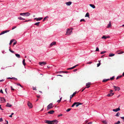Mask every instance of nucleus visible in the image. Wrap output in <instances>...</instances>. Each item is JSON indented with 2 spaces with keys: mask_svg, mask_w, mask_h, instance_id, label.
I'll return each instance as SVG.
<instances>
[{
  "mask_svg": "<svg viewBox=\"0 0 124 124\" xmlns=\"http://www.w3.org/2000/svg\"><path fill=\"white\" fill-rule=\"evenodd\" d=\"M30 13L28 12L23 13H21L20 15L24 16H28L30 15Z\"/></svg>",
  "mask_w": 124,
  "mask_h": 124,
  "instance_id": "1",
  "label": "nucleus"
},
{
  "mask_svg": "<svg viewBox=\"0 0 124 124\" xmlns=\"http://www.w3.org/2000/svg\"><path fill=\"white\" fill-rule=\"evenodd\" d=\"M54 106L53 105L52 103H51L49 104L47 106V110H48L49 109L52 108Z\"/></svg>",
  "mask_w": 124,
  "mask_h": 124,
  "instance_id": "2",
  "label": "nucleus"
},
{
  "mask_svg": "<svg viewBox=\"0 0 124 124\" xmlns=\"http://www.w3.org/2000/svg\"><path fill=\"white\" fill-rule=\"evenodd\" d=\"M72 29H67V31L66 32V34L68 35H70L72 33Z\"/></svg>",
  "mask_w": 124,
  "mask_h": 124,
  "instance_id": "3",
  "label": "nucleus"
},
{
  "mask_svg": "<svg viewBox=\"0 0 124 124\" xmlns=\"http://www.w3.org/2000/svg\"><path fill=\"white\" fill-rule=\"evenodd\" d=\"M39 64L40 65L42 66L46 64V63L45 62H39Z\"/></svg>",
  "mask_w": 124,
  "mask_h": 124,
  "instance_id": "4",
  "label": "nucleus"
},
{
  "mask_svg": "<svg viewBox=\"0 0 124 124\" xmlns=\"http://www.w3.org/2000/svg\"><path fill=\"white\" fill-rule=\"evenodd\" d=\"M113 88L115 91H119L120 89V87L118 86H113Z\"/></svg>",
  "mask_w": 124,
  "mask_h": 124,
  "instance_id": "5",
  "label": "nucleus"
},
{
  "mask_svg": "<svg viewBox=\"0 0 124 124\" xmlns=\"http://www.w3.org/2000/svg\"><path fill=\"white\" fill-rule=\"evenodd\" d=\"M113 91V90H110L109 92V96H112L114 94V93H112Z\"/></svg>",
  "mask_w": 124,
  "mask_h": 124,
  "instance_id": "6",
  "label": "nucleus"
},
{
  "mask_svg": "<svg viewBox=\"0 0 124 124\" xmlns=\"http://www.w3.org/2000/svg\"><path fill=\"white\" fill-rule=\"evenodd\" d=\"M76 93L77 91H76L75 92L73 93L72 95H71L70 96V102L71 99L72 98V97L76 94Z\"/></svg>",
  "mask_w": 124,
  "mask_h": 124,
  "instance_id": "7",
  "label": "nucleus"
},
{
  "mask_svg": "<svg viewBox=\"0 0 124 124\" xmlns=\"http://www.w3.org/2000/svg\"><path fill=\"white\" fill-rule=\"evenodd\" d=\"M0 99L1 102L4 103L6 102L5 100L3 97L0 98Z\"/></svg>",
  "mask_w": 124,
  "mask_h": 124,
  "instance_id": "8",
  "label": "nucleus"
},
{
  "mask_svg": "<svg viewBox=\"0 0 124 124\" xmlns=\"http://www.w3.org/2000/svg\"><path fill=\"white\" fill-rule=\"evenodd\" d=\"M58 121L57 120H54L52 121V124H57Z\"/></svg>",
  "mask_w": 124,
  "mask_h": 124,
  "instance_id": "9",
  "label": "nucleus"
},
{
  "mask_svg": "<svg viewBox=\"0 0 124 124\" xmlns=\"http://www.w3.org/2000/svg\"><path fill=\"white\" fill-rule=\"evenodd\" d=\"M45 123L48 124H52V121L50 120H46L45 121Z\"/></svg>",
  "mask_w": 124,
  "mask_h": 124,
  "instance_id": "10",
  "label": "nucleus"
},
{
  "mask_svg": "<svg viewBox=\"0 0 124 124\" xmlns=\"http://www.w3.org/2000/svg\"><path fill=\"white\" fill-rule=\"evenodd\" d=\"M9 31V30H6V31H3L2 32H1L0 33V35H2V34H3L6 33L8 32Z\"/></svg>",
  "mask_w": 124,
  "mask_h": 124,
  "instance_id": "11",
  "label": "nucleus"
},
{
  "mask_svg": "<svg viewBox=\"0 0 124 124\" xmlns=\"http://www.w3.org/2000/svg\"><path fill=\"white\" fill-rule=\"evenodd\" d=\"M43 18L42 17H39V18H34V20H36V21H40L42 19H43Z\"/></svg>",
  "mask_w": 124,
  "mask_h": 124,
  "instance_id": "12",
  "label": "nucleus"
},
{
  "mask_svg": "<svg viewBox=\"0 0 124 124\" xmlns=\"http://www.w3.org/2000/svg\"><path fill=\"white\" fill-rule=\"evenodd\" d=\"M28 105L29 108H31L32 107V103L29 102H28Z\"/></svg>",
  "mask_w": 124,
  "mask_h": 124,
  "instance_id": "13",
  "label": "nucleus"
},
{
  "mask_svg": "<svg viewBox=\"0 0 124 124\" xmlns=\"http://www.w3.org/2000/svg\"><path fill=\"white\" fill-rule=\"evenodd\" d=\"M120 110V109L119 108H116L115 109H114L113 110V111L114 112H117L118 111Z\"/></svg>",
  "mask_w": 124,
  "mask_h": 124,
  "instance_id": "14",
  "label": "nucleus"
},
{
  "mask_svg": "<svg viewBox=\"0 0 124 124\" xmlns=\"http://www.w3.org/2000/svg\"><path fill=\"white\" fill-rule=\"evenodd\" d=\"M56 44V42H53L50 44V47H52L53 45H55Z\"/></svg>",
  "mask_w": 124,
  "mask_h": 124,
  "instance_id": "15",
  "label": "nucleus"
},
{
  "mask_svg": "<svg viewBox=\"0 0 124 124\" xmlns=\"http://www.w3.org/2000/svg\"><path fill=\"white\" fill-rule=\"evenodd\" d=\"M65 3L67 6H70L72 2L71 1H69L68 2H66Z\"/></svg>",
  "mask_w": 124,
  "mask_h": 124,
  "instance_id": "16",
  "label": "nucleus"
},
{
  "mask_svg": "<svg viewBox=\"0 0 124 124\" xmlns=\"http://www.w3.org/2000/svg\"><path fill=\"white\" fill-rule=\"evenodd\" d=\"M76 104L75 105L76 107H78L80 105H82V103L79 102H76Z\"/></svg>",
  "mask_w": 124,
  "mask_h": 124,
  "instance_id": "17",
  "label": "nucleus"
},
{
  "mask_svg": "<svg viewBox=\"0 0 124 124\" xmlns=\"http://www.w3.org/2000/svg\"><path fill=\"white\" fill-rule=\"evenodd\" d=\"M54 112V110H52L50 111H48L47 112V113L50 114H53Z\"/></svg>",
  "mask_w": 124,
  "mask_h": 124,
  "instance_id": "18",
  "label": "nucleus"
},
{
  "mask_svg": "<svg viewBox=\"0 0 124 124\" xmlns=\"http://www.w3.org/2000/svg\"><path fill=\"white\" fill-rule=\"evenodd\" d=\"M91 84L90 83H88L86 84V86H87L86 88H88L90 87V85Z\"/></svg>",
  "mask_w": 124,
  "mask_h": 124,
  "instance_id": "19",
  "label": "nucleus"
},
{
  "mask_svg": "<svg viewBox=\"0 0 124 124\" xmlns=\"http://www.w3.org/2000/svg\"><path fill=\"white\" fill-rule=\"evenodd\" d=\"M18 18L19 19L22 20H25V18H23L20 16L18 17Z\"/></svg>",
  "mask_w": 124,
  "mask_h": 124,
  "instance_id": "20",
  "label": "nucleus"
},
{
  "mask_svg": "<svg viewBox=\"0 0 124 124\" xmlns=\"http://www.w3.org/2000/svg\"><path fill=\"white\" fill-rule=\"evenodd\" d=\"M12 106V105H11L9 104L8 103L7 104L6 106L8 107H10Z\"/></svg>",
  "mask_w": 124,
  "mask_h": 124,
  "instance_id": "21",
  "label": "nucleus"
},
{
  "mask_svg": "<svg viewBox=\"0 0 124 124\" xmlns=\"http://www.w3.org/2000/svg\"><path fill=\"white\" fill-rule=\"evenodd\" d=\"M15 55L18 58H20V55L19 54H16Z\"/></svg>",
  "mask_w": 124,
  "mask_h": 124,
  "instance_id": "22",
  "label": "nucleus"
},
{
  "mask_svg": "<svg viewBox=\"0 0 124 124\" xmlns=\"http://www.w3.org/2000/svg\"><path fill=\"white\" fill-rule=\"evenodd\" d=\"M90 5L91 7L93 8H95V6L94 5L92 4H90Z\"/></svg>",
  "mask_w": 124,
  "mask_h": 124,
  "instance_id": "23",
  "label": "nucleus"
},
{
  "mask_svg": "<svg viewBox=\"0 0 124 124\" xmlns=\"http://www.w3.org/2000/svg\"><path fill=\"white\" fill-rule=\"evenodd\" d=\"M115 78V76H113L112 77L110 78V79H109V80H114Z\"/></svg>",
  "mask_w": 124,
  "mask_h": 124,
  "instance_id": "24",
  "label": "nucleus"
},
{
  "mask_svg": "<svg viewBox=\"0 0 124 124\" xmlns=\"http://www.w3.org/2000/svg\"><path fill=\"white\" fill-rule=\"evenodd\" d=\"M89 14L88 13H87L85 16V17H89Z\"/></svg>",
  "mask_w": 124,
  "mask_h": 124,
  "instance_id": "25",
  "label": "nucleus"
},
{
  "mask_svg": "<svg viewBox=\"0 0 124 124\" xmlns=\"http://www.w3.org/2000/svg\"><path fill=\"white\" fill-rule=\"evenodd\" d=\"M23 64V65L24 66H25L26 65V63H25V60L23 59V62H22Z\"/></svg>",
  "mask_w": 124,
  "mask_h": 124,
  "instance_id": "26",
  "label": "nucleus"
},
{
  "mask_svg": "<svg viewBox=\"0 0 124 124\" xmlns=\"http://www.w3.org/2000/svg\"><path fill=\"white\" fill-rule=\"evenodd\" d=\"M40 22H38L37 23H35L34 24V25H37V26H39V25Z\"/></svg>",
  "mask_w": 124,
  "mask_h": 124,
  "instance_id": "27",
  "label": "nucleus"
},
{
  "mask_svg": "<svg viewBox=\"0 0 124 124\" xmlns=\"http://www.w3.org/2000/svg\"><path fill=\"white\" fill-rule=\"evenodd\" d=\"M115 55L114 54H113L112 53H110L109 54V56L111 57L114 56Z\"/></svg>",
  "mask_w": 124,
  "mask_h": 124,
  "instance_id": "28",
  "label": "nucleus"
},
{
  "mask_svg": "<svg viewBox=\"0 0 124 124\" xmlns=\"http://www.w3.org/2000/svg\"><path fill=\"white\" fill-rule=\"evenodd\" d=\"M108 79H104L102 81L103 82H105L108 81Z\"/></svg>",
  "mask_w": 124,
  "mask_h": 124,
  "instance_id": "29",
  "label": "nucleus"
},
{
  "mask_svg": "<svg viewBox=\"0 0 124 124\" xmlns=\"http://www.w3.org/2000/svg\"><path fill=\"white\" fill-rule=\"evenodd\" d=\"M102 122L104 124H106L107 123V122L106 120L102 121Z\"/></svg>",
  "mask_w": 124,
  "mask_h": 124,
  "instance_id": "30",
  "label": "nucleus"
},
{
  "mask_svg": "<svg viewBox=\"0 0 124 124\" xmlns=\"http://www.w3.org/2000/svg\"><path fill=\"white\" fill-rule=\"evenodd\" d=\"M108 38V37L107 36V37H105V36H103L102 37V39H105L107 38Z\"/></svg>",
  "mask_w": 124,
  "mask_h": 124,
  "instance_id": "31",
  "label": "nucleus"
},
{
  "mask_svg": "<svg viewBox=\"0 0 124 124\" xmlns=\"http://www.w3.org/2000/svg\"><path fill=\"white\" fill-rule=\"evenodd\" d=\"M120 115V113L119 112H118L116 114V116H118L119 115Z\"/></svg>",
  "mask_w": 124,
  "mask_h": 124,
  "instance_id": "32",
  "label": "nucleus"
},
{
  "mask_svg": "<svg viewBox=\"0 0 124 124\" xmlns=\"http://www.w3.org/2000/svg\"><path fill=\"white\" fill-rule=\"evenodd\" d=\"M84 21V22H86V21L84 19H81L80 20V22H82V21Z\"/></svg>",
  "mask_w": 124,
  "mask_h": 124,
  "instance_id": "33",
  "label": "nucleus"
},
{
  "mask_svg": "<svg viewBox=\"0 0 124 124\" xmlns=\"http://www.w3.org/2000/svg\"><path fill=\"white\" fill-rule=\"evenodd\" d=\"M48 18V16H47L45 17L43 19V21H44L45 20H46V18Z\"/></svg>",
  "mask_w": 124,
  "mask_h": 124,
  "instance_id": "34",
  "label": "nucleus"
},
{
  "mask_svg": "<svg viewBox=\"0 0 124 124\" xmlns=\"http://www.w3.org/2000/svg\"><path fill=\"white\" fill-rule=\"evenodd\" d=\"M122 77V76H117V77L116 78V79L117 80V79H118L119 78H121Z\"/></svg>",
  "mask_w": 124,
  "mask_h": 124,
  "instance_id": "35",
  "label": "nucleus"
},
{
  "mask_svg": "<svg viewBox=\"0 0 124 124\" xmlns=\"http://www.w3.org/2000/svg\"><path fill=\"white\" fill-rule=\"evenodd\" d=\"M13 41H14L13 39L11 40L10 41V43L9 44L10 45H11V44L13 42Z\"/></svg>",
  "mask_w": 124,
  "mask_h": 124,
  "instance_id": "36",
  "label": "nucleus"
},
{
  "mask_svg": "<svg viewBox=\"0 0 124 124\" xmlns=\"http://www.w3.org/2000/svg\"><path fill=\"white\" fill-rule=\"evenodd\" d=\"M76 102H75L74 103L72 104V105L71 106V107H74L75 105H76Z\"/></svg>",
  "mask_w": 124,
  "mask_h": 124,
  "instance_id": "37",
  "label": "nucleus"
},
{
  "mask_svg": "<svg viewBox=\"0 0 124 124\" xmlns=\"http://www.w3.org/2000/svg\"><path fill=\"white\" fill-rule=\"evenodd\" d=\"M62 98V97H61V98H60V99L59 100H58L57 101V102H58V103H60V101H61V100Z\"/></svg>",
  "mask_w": 124,
  "mask_h": 124,
  "instance_id": "38",
  "label": "nucleus"
},
{
  "mask_svg": "<svg viewBox=\"0 0 124 124\" xmlns=\"http://www.w3.org/2000/svg\"><path fill=\"white\" fill-rule=\"evenodd\" d=\"M9 51L11 53H14V52L13 51L11 50V48H10L9 49Z\"/></svg>",
  "mask_w": 124,
  "mask_h": 124,
  "instance_id": "39",
  "label": "nucleus"
},
{
  "mask_svg": "<svg viewBox=\"0 0 124 124\" xmlns=\"http://www.w3.org/2000/svg\"><path fill=\"white\" fill-rule=\"evenodd\" d=\"M111 26V22H109V28H110Z\"/></svg>",
  "mask_w": 124,
  "mask_h": 124,
  "instance_id": "40",
  "label": "nucleus"
},
{
  "mask_svg": "<svg viewBox=\"0 0 124 124\" xmlns=\"http://www.w3.org/2000/svg\"><path fill=\"white\" fill-rule=\"evenodd\" d=\"M31 21V20L29 19V20H25V21H24V22H28Z\"/></svg>",
  "mask_w": 124,
  "mask_h": 124,
  "instance_id": "41",
  "label": "nucleus"
},
{
  "mask_svg": "<svg viewBox=\"0 0 124 124\" xmlns=\"http://www.w3.org/2000/svg\"><path fill=\"white\" fill-rule=\"evenodd\" d=\"M99 51V48L98 47H97L96 48V51Z\"/></svg>",
  "mask_w": 124,
  "mask_h": 124,
  "instance_id": "42",
  "label": "nucleus"
},
{
  "mask_svg": "<svg viewBox=\"0 0 124 124\" xmlns=\"http://www.w3.org/2000/svg\"><path fill=\"white\" fill-rule=\"evenodd\" d=\"M71 109V108H68L66 110V111L67 112H69L70 110Z\"/></svg>",
  "mask_w": 124,
  "mask_h": 124,
  "instance_id": "43",
  "label": "nucleus"
},
{
  "mask_svg": "<svg viewBox=\"0 0 124 124\" xmlns=\"http://www.w3.org/2000/svg\"><path fill=\"white\" fill-rule=\"evenodd\" d=\"M106 52V51H103L102 52H101V54H104Z\"/></svg>",
  "mask_w": 124,
  "mask_h": 124,
  "instance_id": "44",
  "label": "nucleus"
},
{
  "mask_svg": "<svg viewBox=\"0 0 124 124\" xmlns=\"http://www.w3.org/2000/svg\"><path fill=\"white\" fill-rule=\"evenodd\" d=\"M120 123V122L119 121H118L117 122L115 123L114 124H119Z\"/></svg>",
  "mask_w": 124,
  "mask_h": 124,
  "instance_id": "45",
  "label": "nucleus"
},
{
  "mask_svg": "<svg viewBox=\"0 0 124 124\" xmlns=\"http://www.w3.org/2000/svg\"><path fill=\"white\" fill-rule=\"evenodd\" d=\"M12 78H13V79L14 80L16 81H17V78H15L14 77H13Z\"/></svg>",
  "mask_w": 124,
  "mask_h": 124,
  "instance_id": "46",
  "label": "nucleus"
},
{
  "mask_svg": "<svg viewBox=\"0 0 124 124\" xmlns=\"http://www.w3.org/2000/svg\"><path fill=\"white\" fill-rule=\"evenodd\" d=\"M124 52L123 51H120L119 53H118V54H121L123 53Z\"/></svg>",
  "mask_w": 124,
  "mask_h": 124,
  "instance_id": "47",
  "label": "nucleus"
},
{
  "mask_svg": "<svg viewBox=\"0 0 124 124\" xmlns=\"http://www.w3.org/2000/svg\"><path fill=\"white\" fill-rule=\"evenodd\" d=\"M62 114H60L59 115H58V117H59L60 116H62Z\"/></svg>",
  "mask_w": 124,
  "mask_h": 124,
  "instance_id": "48",
  "label": "nucleus"
},
{
  "mask_svg": "<svg viewBox=\"0 0 124 124\" xmlns=\"http://www.w3.org/2000/svg\"><path fill=\"white\" fill-rule=\"evenodd\" d=\"M78 66V64H77V65H75V66H73V67H72L73 69H74V68H75L76 66Z\"/></svg>",
  "mask_w": 124,
  "mask_h": 124,
  "instance_id": "49",
  "label": "nucleus"
},
{
  "mask_svg": "<svg viewBox=\"0 0 124 124\" xmlns=\"http://www.w3.org/2000/svg\"><path fill=\"white\" fill-rule=\"evenodd\" d=\"M73 68H72V67H71V68H68L67 69V70H71V69H73Z\"/></svg>",
  "mask_w": 124,
  "mask_h": 124,
  "instance_id": "50",
  "label": "nucleus"
},
{
  "mask_svg": "<svg viewBox=\"0 0 124 124\" xmlns=\"http://www.w3.org/2000/svg\"><path fill=\"white\" fill-rule=\"evenodd\" d=\"M64 72V71H61L58 72V73H61Z\"/></svg>",
  "mask_w": 124,
  "mask_h": 124,
  "instance_id": "51",
  "label": "nucleus"
},
{
  "mask_svg": "<svg viewBox=\"0 0 124 124\" xmlns=\"http://www.w3.org/2000/svg\"><path fill=\"white\" fill-rule=\"evenodd\" d=\"M0 93H3V92L2 89H1L0 91Z\"/></svg>",
  "mask_w": 124,
  "mask_h": 124,
  "instance_id": "52",
  "label": "nucleus"
},
{
  "mask_svg": "<svg viewBox=\"0 0 124 124\" xmlns=\"http://www.w3.org/2000/svg\"><path fill=\"white\" fill-rule=\"evenodd\" d=\"M3 120L2 118H0V122H2L3 121Z\"/></svg>",
  "mask_w": 124,
  "mask_h": 124,
  "instance_id": "53",
  "label": "nucleus"
},
{
  "mask_svg": "<svg viewBox=\"0 0 124 124\" xmlns=\"http://www.w3.org/2000/svg\"><path fill=\"white\" fill-rule=\"evenodd\" d=\"M92 63V62H88L87 63V64H91V63Z\"/></svg>",
  "mask_w": 124,
  "mask_h": 124,
  "instance_id": "54",
  "label": "nucleus"
},
{
  "mask_svg": "<svg viewBox=\"0 0 124 124\" xmlns=\"http://www.w3.org/2000/svg\"><path fill=\"white\" fill-rule=\"evenodd\" d=\"M16 26H14L13 27H12V30H13L14 29H15V28H16Z\"/></svg>",
  "mask_w": 124,
  "mask_h": 124,
  "instance_id": "55",
  "label": "nucleus"
},
{
  "mask_svg": "<svg viewBox=\"0 0 124 124\" xmlns=\"http://www.w3.org/2000/svg\"><path fill=\"white\" fill-rule=\"evenodd\" d=\"M100 64H101V63H98L97 64V67L99 66H100Z\"/></svg>",
  "mask_w": 124,
  "mask_h": 124,
  "instance_id": "56",
  "label": "nucleus"
},
{
  "mask_svg": "<svg viewBox=\"0 0 124 124\" xmlns=\"http://www.w3.org/2000/svg\"><path fill=\"white\" fill-rule=\"evenodd\" d=\"M11 90H14V89L13 88L12 86H11Z\"/></svg>",
  "mask_w": 124,
  "mask_h": 124,
  "instance_id": "57",
  "label": "nucleus"
},
{
  "mask_svg": "<svg viewBox=\"0 0 124 124\" xmlns=\"http://www.w3.org/2000/svg\"><path fill=\"white\" fill-rule=\"evenodd\" d=\"M17 85H19L21 87H22V86L20 84H19V83H17Z\"/></svg>",
  "mask_w": 124,
  "mask_h": 124,
  "instance_id": "58",
  "label": "nucleus"
},
{
  "mask_svg": "<svg viewBox=\"0 0 124 124\" xmlns=\"http://www.w3.org/2000/svg\"><path fill=\"white\" fill-rule=\"evenodd\" d=\"M13 78V77L12 78H10V77H9V78H7V79H13L12 78Z\"/></svg>",
  "mask_w": 124,
  "mask_h": 124,
  "instance_id": "59",
  "label": "nucleus"
},
{
  "mask_svg": "<svg viewBox=\"0 0 124 124\" xmlns=\"http://www.w3.org/2000/svg\"><path fill=\"white\" fill-rule=\"evenodd\" d=\"M92 122H91L88 123L87 124H92Z\"/></svg>",
  "mask_w": 124,
  "mask_h": 124,
  "instance_id": "60",
  "label": "nucleus"
},
{
  "mask_svg": "<svg viewBox=\"0 0 124 124\" xmlns=\"http://www.w3.org/2000/svg\"><path fill=\"white\" fill-rule=\"evenodd\" d=\"M33 90H36V88L35 87H33Z\"/></svg>",
  "mask_w": 124,
  "mask_h": 124,
  "instance_id": "61",
  "label": "nucleus"
},
{
  "mask_svg": "<svg viewBox=\"0 0 124 124\" xmlns=\"http://www.w3.org/2000/svg\"><path fill=\"white\" fill-rule=\"evenodd\" d=\"M1 105H0V109H1V110H3V109H2L1 107Z\"/></svg>",
  "mask_w": 124,
  "mask_h": 124,
  "instance_id": "62",
  "label": "nucleus"
},
{
  "mask_svg": "<svg viewBox=\"0 0 124 124\" xmlns=\"http://www.w3.org/2000/svg\"><path fill=\"white\" fill-rule=\"evenodd\" d=\"M16 41L15 42H14V43H13V46H14V45H15V44H16Z\"/></svg>",
  "mask_w": 124,
  "mask_h": 124,
  "instance_id": "63",
  "label": "nucleus"
},
{
  "mask_svg": "<svg viewBox=\"0 0 124 124\" xmlns=\"http://www.w3.org/2000/svg\"><path fill=\"white\" fill-rule=\"evenodd\" d=\"M37 96L38 98H40V96L39 95H37Z\"/></svg>",
  "mask_w": 124,
  "mask_h": 124,
  "instance_id": "64",
  "label": "nucleus"
}]
</instances>
